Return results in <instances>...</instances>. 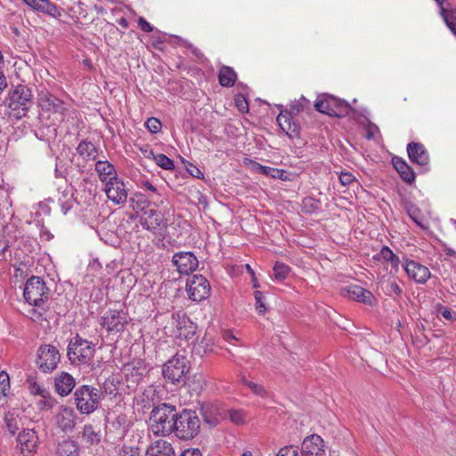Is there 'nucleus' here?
Segmentation results:
<instances>
[{
	"label": "nucleus",
	"instance_id": "1",
	"mask_svg": "<svg viewBox=\"0 0 456 456\" xmlns=\"http://www.w3.org/2000/svg\"><path fill=\"white\" fill-rule=\"evenodd\" d=\"M176 408L167 403L154 407L150 416V429L155 436H167L174 430L173 422L176 417Z\"/></svg>",
	"mask_w": 456,
	"mask_h": 456
},
{
	"label": "nucleus",
	"instance_id": "2",
	"mask_svg": "<svg viewBox=\"0 0 456 456\" xmlns=\"http://www.w3.org/2000/svg\"><path fill=\"white\" fill-rule=\"evenodd\" d=\"M172 424L174 426L173 432L178 438L183 440L193 438L200 430V419L196 412L191 410L177 412L175 420Z\"/></svg>",
	"mask_w": 456,
	"mask_h": 456
},
{
	"label": "nucleus",
	"instance_id": "3",
	"mask_svg": "<svg viewBox=\"0 0 456 456\" xmlns=\"http://www.w3.org/2000/svg\"><path fill=\"white\" fill-rule=\"evenodd\" d=\"M95 344L77 335L68 346L67 355L75 364H88L94 358Z\"/></svg>",
	"mask_w": 456,
	"mask_h": 456
},
{
	"label": "nucleus",
	"instance_id": "4",
	"mask_svg": "<svg viewBox=\"0 0 456 456\" xmlns=\"http://www.w3.org/2000/svg\"><path fill=\"white\" fill-rule=\"evenodd\" d=\"M75 404L81 414H90L99 406L101 395L97 388L84 385L74 393Z\"/></svg>",
	"mask_w": 456,
	"mask_h": 456
},
{
	"label": "nucleus",
	"instance_id": "5",
	"mask_svg": "<svg viewBox=\"0 0 456 456\" xmlns=\"http://www.w3.org/2000/svg\"><path fill=\"white\" fill-rule=\"evenodd\" d=\"M188 364L184 355L176 354L163 365V377L173 384L183 383L189 371Z\"/></svg>",
	"mask_w": 456,
	"mask_h": 456
},
{
	"label": "nucleus",
	"instance_id": "6",
	"mask_svg": "<svg viewBox=\"0 0 456 456\" xmlns=\"http://www.w3.org/2000/svg\"><path fill=\"white\" fill-rule=\"evenodd\" d=\"M48 292L43 279L32 276L26 281L23 296L29 305L38 306L48 298Z\"/></svg>",
	"mask_w": 456,
	"mask_h": 456
},
{
	"label": "nucleus",
	"instance_id": "7",
	"mask_svg": "<svg viewBox=\"0 0 456 456\" xmlns=\"http://www.w3.org/2000/svg\"><path fill=\"white\" fill-rule=\"evenodd\" d=\"M127 324V313L122 309H109L101 318V325L109 334L123 332Z\"/></svg>",
	"mask_w": 456,
	"mask_h": 456
},
{
	"label": "nucleus",
	"instance_id": "8",
	"mask_svg": "<svg viewBox=\"0 0 456 456\" xmlns=\"http://www.w3.org/2000/svg\"><path fill=\"white\" fill-rule=\"evenodd\" d=\"M314 107L316 110L333 117H345L349 114L351 107L345 101L330 97L316 101Z\"/></svg>",
	"mask_w": 456,
	"mask_h": 456
},
{
	"label": "nucleus",
	"instance_id": "9",
	"mask_svg": "<svg viewBox=\"0 0 456 456\" xmlns=\"http://www.w3.org/2000/svg\"><path fill=\"white\" fill-rule=\"evenodd\" d=\"M60 359V353L55 346L44 345L37 351V364L43 372H51L56 369Z\"/></svg>",
	"mask_w": 456,
	"mask_h": 456
},
{
	"label": "nucleus",
	"instance_id": "10",
	"mask_svg": "<svg viewBox=\"0 0 456 456\" xmlns=\"http://www.w3.org/2000/svg\"><path fill=\"white\" fill-rule=\"evenodd\" d=\"M186 290L190 299L200 302L209 297L210 284L204 276L193 275L187 281Z\"/></svg>",
	"mask_w": 456,
	"mask_h": 456
},
{
	"label": "nucleus",
	"instance_id": "11",
	"mask_svg": "<svg viewBox=\"0 0 456 456\" xmlns=\"http://www.w3.org/2000/svg\"><path fill=\"white\" fill-rule=\"evenodd\" d=\"M147 373L148 368L141 360L126 363L123 368L125 382L129 389H134Z\"/></svg>",
	"mask_w": 456,
	"mask_h": 456
},
{
	"label": "nucleus",
	"instance_id": "12",
	"mask_svg": "<svg viewBox=\"0 0 456 456\" xmlns=\"http://www.w3.org/2000/svg\"><path fill=\"white\" fill-rule=\"evenodd\" d=\"M38 446V436L34 429H24L17 437V449L21 456H34Z\"/></svg>",
	"mask_w": 456,
	"mask_h": 456
},
{
	"label": "nucleus",
	"instance_id": "13",
	"mask_svg": "<svg viewBox=\"0 0 456 456\" xmlns=\"http://www.w3.org/2000/svg\"><path fill=\"white\" fill-rule=\"evenodd\" d=\"M141 224L144 229L157 234L167 226V220L160 211L148 209L141 216Z\"/></svg>",
	"mask_w": 456,
	"mask_h": 456
},
{
	"label": "nucleus",
	"instance_id": "14",
	"mask_svg": "<svg viewBox=\"0 0 456 456\" xmlns=\"http://www.w3.org/2000/svg\"><path fill=\"white\" fill-rule=\"evenodd\" d=\"M173 265L181 274H189L199 265L197 257L191 252H178L173 256Z\"/></svg>",
	"mask_w": 456,
	"mask_h": 456
},
{
	"label": "nucleus",
	"instance_id": "15",
	"mask_svg": "<svg viewBox=\"0 0 456 456\" xmlns=\"http://www.w3.org/2000/svg\"><path fill=\"white\" fill-rule=\"evenodd\" d=\"M104 191L108 199L117 205L126 201L127 191L125 183L118 177L106 183Z\"/></svg>",
	"mask_w": 456,
	"mask_h": 456
},
{
	"label": "nucleus",
	"instance_id": "16",
	"mask_svg": "<svg viewBox=\"0 0 456 456\" xmlns=\"http://www.w3.org/2000/svg\"><path fill=\"white\" fill-rule=\"evenodd\" d=\"M403 269L408 277L419 284H425L431 276L429 269L414 260H406Z\"/></svg>",
	"mask_w": 456,
	"mask_h": 456
},
{
	"label": "nucleus",
	"instance_id": "17",
	"mask_svg": "<svg viewBox=\"0 0 456 456\" xmlns=\"http://www.w3.org/2000/svg\"><path fill=\"white\" fill-rule=\"evenodd\" d=\"M302 456H324V442L318 435L305 437L300 450Z\"/></svg>",
	"mask_w": 456,
	"mask_h": 456
},
{
	"label": "nucleus",
	"instance_id": "18",
	"mask_svg": "<svg viewBox=\"0 0 456 456\" xmlns=\"http://www.w3.org/2000/svg\"><path fill=\"white\" fill-rule=\"evenodd\" d=\"M55 420L58 428L63 432H70L76 426V411L70 407L61 406L56 414Z\"/></svg>",
	"mask_w": 456,
	"mask_h": 456
},
{
	"label": "nucleus",
	"instance_id": "19",
	"mask_svg": "<svg viewBox=\"0 0 456 456\" xmlns=\"http://www.w3.org/2000/svg\"><path fill=\"white\" fill-rule=\"evenodd\" d=\"M31 97V91L27 86L20 85L11 94L10 107L14 110L21 107V110L26 111L28 109V104L30 102Z\"/></svg>",
	"mask_w": 456,
	"mask_h": 456
},
{
	"label": "nucleus",
	"instance_id": "20",
	"mask_svg": "<svg viewBox=\"0 0 456 456\" xmlns=\"http://www.w3.org/2000/svg\"><path fill=\"white\" fill-rule=\"evenodd\" d=\"M293 113L289 110H281L277 117V123L281 130L289 137L299 134V126L294 121Z\"/></svg>",
	"mask_w": 456,
	"mask_h": 456
},
{
	"label": "nucleus",
	"instance_id": "21",
	"mask_svg": "<svg viewBox=\"0 0 456 456\" xmlns=\"http://www.w3.org/2000/svg\"><path fill=\"white\" fill-rule=\"evenodd\" d=\"M76 386V380L73 376L68 372L62 371L54 378L55 392L61 396H67L71 393Z\"/></svg>",
	"mask_w": 456,
	"mask_h": 456
},
{
	"label": "nucleus",
	"instance_id": "22",
	"mask_svg": "<svg viewBox=\"0 0 456 456\" xmlns=\"http://www.w3.org/2000/svg\"><path fill=\"white\" fill-rule=\"evenodd\" d=\"M409 159L414 164L425 167L429 163V155L425 146L419 142H410L407 145Z\"/></svg>",
	"mask_w": 456,
	"mask_h": 456
},
{
	"label": "nucleus",
	"instance_id": "23",
	"mask_svg": "<svg viewBox=\"0 0 456 456\" xmlns=\"http://www.w3.org/2000/svg\"><path fill=\"white\" fill-rule=\"evenodd\" d=\"M32 10L47 14L53 18H60L61 12L57 5L50 0H22Z\"/></svg>",
	"mask_w": 456,
	"mask_h": 456
},
{
	"label": "nucleus",
	"instance_id": "24",
	"mask_svg": "<svg viewBox=\"0 0 456 456\" xmlns=\"http://www.w3.org/2000/svg\"><path fill=\"white\" fill-rule=\"evenodd\" d=\"M343 294L353 300L364 304H371L373 298L370 291L356 284H351L344 288Z\"/></svg>",
	"mask_w": 456,
	"mask_h": 456
},
{
	"label": "nucleus",
	"instance_id": "25",
	"mask_svg": "<svg viewBox=\"0 0 456 456\" xmlns=\"http://www.w3.org/2000/svg\"><path fill=\"white\" fill-rule=\"evenodd\" d=\"M146 456H175V454L170 443L159 439L148 447Z\"/></svg>",
	"mask_w": 456,
	"mask_h": 456
},
{
	"label": "nucleus",
	"instance_id": "26",
	"mask_svg": "<svg viewBox=\"0 0 456 456\" xmlns=\"http://www.w3.org/2000/svg\"><path fill=\"white\" fill-rule=\"evenodd\" d=\"M95 171L101 182L104 183L118 177L115 167L107 160H98L95 163Z\"/></svg>",
	"mask_w": 456,
	"mask_h": 456
},
{
	"label": "nucleus",
	"instance_id": "27",
	"mask_svg": "<svg viewBox=\"0 0 456 456\" xmlns=\"http://www.w3.org/2000/svg\"><path fill=\"white\" fill-rule=\"evenodd\" d=\"M394 167L396 169L400 177L407 183L411 184L415 181V173L412 168L401 158L395 157L392 159Z\"/></svg>",
	"mask_w": 456,
	"mask_h": 456
},
{
	"label": "nucleus",
	"instance_id": "28",
	"mask_svg": "<svg viewBox=\"0 0 456 456\" xmlns=\"http://www.w3.org/2000/svg\"><path fill=\"white\" fill-rule=\"evenodd\" d=\"M373 259L390 264L395 273L399 270L400 258L387 246H383L380 251L373 256Z\"/></svg>",
	"mask_w": 456,
	"mask_h": 456
},
{
	"label": "nucleus",
	"instance_id": "29",
	"mask_svg": "<svg viewBox=\"0 0 456 456\" xmlns=\"http://www.w3.org/2000/svg\"><path fill=\"white\" fill-rule=\"evenodd\" d=\"M77 152L86 161L94 160L98 154L97 148L87 140H83L78 143Z\"/></svg>",
	"mask_w": 456,
	"mask_h": 456
},
{
	"label": "nucleus",
	"instance_id": "30",
	"mask_svg": "<svg viewBox=\"0 0 456 456\" xmlns=\"http://www.w3.org/2000/svg\"><path fill=\"white\" fill-rule=\"evenodd\" d=\"M218 79L222 86L231 87L237 79V74L232 68L223 66L219 70Z\"/></svg>",
	"mask_w": 456,
	"mask_h": 456
},
{
	"label": "nucleus",
	"instance_id": "31",
	"mask_svg": "<svg viewBox=\"0 0 456 456\" xmlns=\"http://www.w3.org/2000/svg\"><path fill=\"white\" fill-rule=\"evenodd\" d=\"M4 421L7 431L12 435L19 430L21 425V419L15 411H9L4 414Z\"/></svg>",
	"mask_w": 456,
	"mask_h": 456
},
{
	"label": "nucleus",
	"instance_id": "32",
	"mask_svg": "<svg viewBox=\"0 0 456 456\" xmlns=\"http://www.w3.org/2000/svg\"><path fill=\"white\" fill-rule=\"evenodd\" d=\"M177 329L179 330V332H178L179 337H184L186 339H189L194 336L196 327L183 314L182 321L178 322Z\"/></svg>",
	"mask_w": 456,
	"mask_h": 456
},
{
	"label": "nucleus",
	"instance_id": "33",
	"mask_svg": "<svg viewBox=\"0 0 456 456\" xmlns=\"http://www.w3.org/2000/svg\"><path fill=\"white\" fill-rule=\"evenodd\" d=\"M407 213L411 219L422 230H428L429 228L428 223L422 216L420 209L415 205L408 206Z\"/></svg>",
	"mask_w": 456,
	"mask_h": 456
},
{
	"label": "nucleus",
	"instance_id": "34",
	"mask_svg": "<svg viewBox=\"0 0 456 456\" xmlns=\"http://www.w3.org/2000/svg\"><path fill=\"white\" fill-rule=\"evenodd\" d=\"M58 456H78L77 444L71 440H64L59 444L57 449Z\"/></svg>",
	"mask_w": 456,
	"mask_h": 456
},
{
	"label": "nucleus",
	"instance_id": "35",
	"mask_svg": "<svg viewBox=\"0 0 456 456\" xmlns=\"http://www.w3.org/2000/svg\"><path fill=\"white\" fill-rule=\"evenodd\" d=\"M26 384L28 386L29 393L33 395H39L42 397L43 395H47V393L50 392L33 376H28L27 378Z\"/></svg>",
	"mask_w": 456,
	"mask_h": 456
},
{
	"label": "nucleus",
	"instance_id": "36",
	"mask_svg": "<svg viewBox=\"0 0 456 456\" xmlns=\"http://www.w3.org/2000/svg\"><path fill=\"white\" fill-rule=\"evenodd\" d=\"M253 169L262 175L271 176L273 178H281L282 179L284 170L278 169L271 167L263 166L259 163L253 164Z\"/></svg>",
	"mask_w": 456,
	"mask_h": 456
},
{
	"label": "nucleus",
	"instance_id": "37",
	"mask_svg": "<svg viewBox=\"0 0 456 456\" xmlns=\"http://www.w3.org/2000/svg\"><path fill=\"white\" fill-rule=\"evenodd\" d=\"M82 438L89 444H97L101 441L100 431H95L92 425H86L82 432Z\"/></svg>",
	"mask_w": 456,
	"mask_h": 456
},
{
	"label": "nucleus",
	"instance_id": "38",
	"mask_svg": "<svg viewBox=\"0 0 456 456\" xmlns=\"http://www.w3.org/2000/svg\"><path fill=\"white\" fill-rule=\"evenodd\" d=\"M240 381L244 386L248 387L256 395H258L260 397H265L267 395L266 390L261 384L249 380L245 376H242L240 378Z\"/></svg>",
	"mask_w": 456,
	"mask_h": 456
},
{
	"label": "nucleus",
	"instance_id": "39",
	"mask_svg": "<svg viewBox=\"0 0 456 456\" xmlns=\"http://www.w3.org/2000/svg\"><path fill=\"white\" fill-rule=\"evenodd\" d=\"M273 270L274 279L281 281L287 278L289 272V267L285 264L276 262Z\"/></svg>",
	"mask_w": 456,
	"mask_h": 456
},
{
	"label": "nucleus",
	"instance_id": "40",
	"mask_svg": "<svg viewBox=\"0 0 456 456\" xmlns=\"http://www.w3.org/2000/svg\"><path fill=\"white\" fill-rule=\"evenodd\" d=\"M156 164L165 170H173L175 168L174 161L164 154L153 156Z\"/></svg>",
	"mask_w": 456,
	"mask_h": 456
},
{
	"label": "nucleus",
	"instance_id": "41",
	"mask_svg": "<svg viewBox=\"0 0 456 456\" xmlns=\"http://www.w3.org/2000/svg\"><path fill=\"white\" fill-rule=\"evenodd\" d=\"M45 107L53 112H61L64 110L63 102L52 95L46 98Z\"/></svg>",
	"mask_w": 456,
	"mask_h": 456
},
{
	"label": "nucleus",
	"instance_id": "42",
	"mask_svg": "<svg viewBox=\"0 0 456 456\" xmlns=\"http://www.w3.org/2000/svg\"><path fill=\"white\" fill-rule=\"evenodd\" d=\"M441 15L444 18V20L447 27L450 28L452 33L456 37V16L454 12H447L444 8H442Z\"/></svg>",
	"mask_w": 456,
	"mask_h": 456
},
{
	"label": "nucleus",
	"instance_id": "43",
	"mask_svg": "<svg viewBox=\"0 0 456 456\" xmlns=\"http://www.w3.org/2000/svg\"><path fill=\"white\" fill-rule=\"evenodd\" d=\"M10 390V378L7 372H0V395L6 396Z\"/></svg>",
	"mask_w": 456,
	"mask_h": 456
},
{
	"label": "nucleus",
	"instance_id": "44",
	"mask_svg": "<svg viewBox=\"0 0 456 456\" xmlns=\"http://www.w3.org/2000/svg\"><path fill=\"white\" fill-rule=\"evenodd\" d=\"M228 416L230 420L236 425H240L245 422V413L242 410H230Z\"/></svg>",
	"mask_w": 456,
	"mask_h": 456
},
{
	"label": "nucleus",
	"instance_id": "45",
	"mask_svg": "<svg viewBox=\"0 0 456 456\" xmlns=\"http://www.w3.org/2000/svg\"><path fill=\"white\" fill-rule=\"evenodd\" d=\"M276 456H302L297 446L289 445L281 448Z\"/></svg>",
	"mask_w": 456,
	"mask_h": 456
},
{
	"label": "nucleus",
	"instance_id": "46",
	"mask_svg": "<svg viewBox=\"0 0 456 456\" xmlns=\"http://www.w3.org/2000/svg\"><path fill=\"white\" fill-rule=\"evenodd\" d=\"M254 297L256 299V312L260 314H264L266 311V306L264 303V299H265L264 294L259 290H256L254 292Z\"/></svg>",
	"mask_w": 456,
	"mask_h": 456
},
{
	"label": "nucleus",
	"instance_id": "47",
	"mask_svg": "<svg viewBox=\"0 0 456 456\" xmlns=\"http://www.w3.org/2000/svg\"><path fill=\"white\" fill-rule=\"evenodd\" d=\"M145 126L151 133L157 134L161 129V122L156 118H150L145 122Z\"/></svg>",
	"mask_w": 456,
	"mask_h": 456
},
{
	"label": "nucleus",
	"instance_id": "48",
	"mask_svg": "<svg viewBox=\"0 0 456 456\" xmlns=\"http://www.w3.org/2000/svg\"><path fill=\"white\" fill-rule=\"evenodd\" d=\"M309 102L305 97H301L297 102H294L290 105V110L294 115L298 114L300 111H302L305 108L307 107Z\"/></svg>",
	"mask_w": 456,
	"mask_h": 456
},
{
	"label": "nucleus",
	"instance_id": "49",
	"mask_svg": "<svg viewBox=\"0 0 456 456\" xmlns=\"http://www.w3.org/2000/svg\"><path fill=\"white\" fill-rule=\"evenodd\" d=\"M402 292H403V290L396 281H391L387 283L386 293L388 296H390V297L394 296V295L399 296L402 294Z\"/></svg>",
	"mask_w": 456,
	"mask_h": 456
},
{
	"label": "nucleus",
	"instance_id": "50",
	"mask_svg": "<svg viewBox=\"0 0 456 456\" xmlns=\"http://www.w3.org/2000/svg\"><path fill=\"white\" fill-rule=\"evenodd\" d=\"M54 398L52 396L51 393H47V395H45L42 396V399L39 403L41 409H52L54 405Z\"/></svg>",
	"mask_w": 456,
	"mask_h": 456
},
{
	"label": "nucleus",
	"instance_id": "51",
	"mask_svg": "<svg viewBox=\"0 0 456 456\" xmlns=\"http://www.w3.org/2000/svg\"><path fill=\"white\" fill-rule=\"evenodd\" d=\"M119 456H139L138 448L123 445L120 449Z\"/></svg>",
	"mask_w": 456,
	"mask_h": 456
},
{
	"label": "nucleus",
	"instance_id": "52",
	"mask_svg": "<svg viewBox=\"0 0 456 456\" xmlns=\"http://www.w3.org/2000/svg\"><path fill=\"white\" fill-rule=\"evenodd\" d=\"M438 314L448 321H452L454 319L453 313L445 306L439 305Z\"/></svg>",
	"mask_w": 456,
	"mask_h": 456
},
{
	"label": "nucleus",
	"instance_id": "53",
	"mask_svg": "<svg viewBox=\"0 0 456 456\" xmlns=\"http://www.w3.org/2000/svg\"><path fill=\"white\" fill-rule=\"evenodd\" d=\"M354 180V175L351 173H341L339 175V181L343 185L350 184Z\"/></svg>",
	"mask_w": 456,
	"mask_h": 456
},
{
	"label": "nucleus",
	"instance_id": "54",
	"mask_svg": "<svg viewBox=\"0 0 456 456\" xmlns=\"http://www.w3.org/2000/svg\"><path fill=\"white\" fill-rule=\"evenodd\" d=\"M138 26L144 32H151L153 30L152 26L142 17H140L138 20Z\"/></svg>",
	"mask_w": 456,
	"mask_h": 456
},
{
	"label": "nucleus",
	"instance_id": "55",
	"mask_svg": "<svg viewBox=\"0 0 456 456\" xmlns=\"http://www.w3.org/2000/svg\"><path fill=\"white\" fill-rule=\"evenodd\" d=\"M180 456H201V452L199 449H187Z\"/></svg>",
	"mask_w": 456,
	"mask_h": 456
},
{
	"label": "nucleus",
	"instance_id": "56",
	"mask_svg": "<svg viewBox=\"0 0 456 456\" xmlns=\"http://www.w3.org/2000/svg\"><path fill=\"white\" fill-rule=\"evenodd\" d=\"M223 338L225 341H227L230 344L232 343V340H237L236 337L231 330H224L223 332Z\"/></svg>",
	"mask_w": 456,
	"mask_h": 456
},
{
	"label": "nucleus",
	"instance_id": "57",
	"mask_svg": "<svg viewBox=\"0 0 456 456\" xmlns=\"http://www.w3.org/2000/svg\"><path fill=\"white\" fill-rule=\"evenodd\" d=\"M236 106L241 111H243L244 109H246L248 110V103H247L245 98H243V97L236 99Z\"/></svg>",
	"mask_w": 456,
	"mask_h": 456
},
{
	"label": "nucleus",
	"instance_id": "58",
	"mask_svg": "<svg viewBox=\"0 0 456 456\" xmlns=\"http://www.w3.org/2000/svg\"><path fill=\"white\" fill-rule=\"evenodd\" d=\"M142 187L144 188V189H147L151 191H152L153 193H156L158 195H159V193L158 192V190L155 186H153L149 181H142Z\"/></svg>",
	"mask_w": 456,
	"mask_h": 456
},
{
	"label": "nucleus",
	"instance_id": "59",
	"mask_svg": "<svg viewBox=\"0 0 456 456\" xmlns=\"http://www.w3.org/2000/svg\"><path fill=\"white\" fill-rule=\"evenodd\" d=\"M6 77L2 71H0V94L6 88Z\"/></svg>",
	"mask_w": 456,
	"mask_h": 456
},
{
	"label": "nucleus",
	"instance_id": "60",
	"mask_svg": "<svg viewBox=\"0 0 456 456\" xmlns=\"http://www.w3.org/2000/svg\"><path fill=\"white\" fill-rule=\"evenodd\" d=\"M142 151L146 158H151V157L155 156L153 153V151L151 149H150L148 146L145 149H142Z\"/></svg>",
	"mask_w": 456,
	"mask_h": 456
},
{
	"label": "nucleus",
	"instance_id": "61",
	"mask_svg": "<svg viewBox=\"0 0 456 456\" xmlns=\"http://www.w3.org/2000/svg\"><path fill=\"white\" fill-rule=\"evenodd\" d=\"M374 131H378V127H377V126H373V127H370V128L369 129V131H368V135H367V137H368L369 139H370V138H372V137L374 136V135H373V132H374Z\"/></svg>",
	"mask_w": 456,
	"mask_h": 456
},
{
	"label": "nucleus",
	"instance_id": "62",
	"mask_svg": "<svg viewBox=\"0 0 456 456\" xmlns=\"http://www.w3.org/2000/svg\"><path fill=\"white\" fill-rule=\"evenodd\" d=\"M445 253L447 256H456V251L452 248H445Z\"/></svg>",
	"mask_w": 456,
	"mask_h": 456
},
{
	"label": "nucleus",
	"instance_id": "63",
	"mask_svg": "<svg viewBox=\"0 0 456 456\" xmlns=\"http://www.w3.org/2000/svg\"><path fill=\"white\" fill-rule=\"evenodd\" d=\"M252 281H253V287L254 288H258L259 287V284H258V282L256 281V276H252Z\"/></svg>",
	"mask_w": 456,
	"mask_h": 456
},
{
	"label": "nucleus",
	"instance_id": "64",
	"mask_svg": "<svg viewBox=\"0 0 456 456\" xmlns=\"http://www.w3.org/2000/svg\"><path fill=\"white\" fill-rule=\"evenodd\" d=\"M240 456H253L250 451H245Z\"/></svg>",
	"mask_w": 456,
	"mask_h": 456
}]
</instances>
